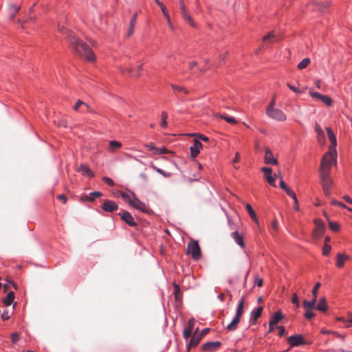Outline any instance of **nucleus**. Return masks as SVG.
Masks as SVG:
<instances>
[{
	"label": "nucleus",
	"mask_w": 352,
	"mask_h": 352,
	"mask_svg": "<svg viewBox=\"0 0 352 352\" xmlns=\"http://www.w3.org/2000/svg\"><path fill=\"white\" fill-rule=\"evenodd\" d=\"M195 324V320L193 318H190L188 321L187 327L183 331V336L185 340H188L192 334Z\"/></svg>",
	"instance_id": "2eb2a0df"
},
{
	"label": "nucleus",
	"mask_w": 352,
	"mask_h": 352,
	"mask_svg": "<svg viewBox=\"0 0 352 352\" xmlns=\"http://www.w3.org/2000/svg\"><path fill=\"white\" fill-rule=\"evenodd\" d=\"M254 284L256 285H257L258 287H261L263 285V278L256 276L255 278Z\"/></svg>",
	"instance_id": "680f3d73"
},
{
	"label": "nucleus",
	"mask_w": 352,
	"mask_h": 352,
	"mask_svg": "<svg viewBox=\"0 0 352 352\" xmlns=\"http://www.w3.org/2000/svg\"><path fill=\"white\" fill-rule=\"evenodd\" d=\"M287 87L289 88L290 90H292L293 92L296 94H300L302 91L296 87L290 85L289 83H287Z\"/></svg>",
	"instance_id": "bf43d9fd"
},
{
	"label": "nucleus",
	"mask_w": 352,
	"mask_h": 352,
	"mask_svg": "<svg viewBox=\"0 0 352 352\" xmlns=\"http://www.w3.org/2000/svg\"><path fill=\"white\" fill-rule=\"evenodd\" d=\"M168 118V115L167 113L165 112V111H162V114H161V122H160V126L162 128H166L167 127V120Z\"/></svg>",
	"instance_id": "a19ab883"
},
{
	"label": "nucleus",
	"mask_w": 352,
	"mask_h": 352,
	"mask_svg": "<svg viewBox=\"0 0 352 352\" xmlns=\"http://www.w3.org/2000/svg\"><path fill=\"white\" fill-rule=\"evenodd\" d=\"M331 250V247L327 243H324L322 247V255L328 256Z\"/></svg>",
	"instance_id": "8fccbe9b"
},
{
	"label": "nucleus",
	"mask_w": 352,
	"mask_h": 352,
	"mask_svg": "<svg viewBox=\"0 0 352 352\" xmlns=\"http://www.w3.org/2000/svg\"><path fill=\"white\" fill-rule=\"evenodd\" d=\"M326 131L327 133V135L331 142V145L329 146V150L328 152H331L333 153V157H336L337 151H336V146H337V140L336 137L334 135L332 129L329 127L326 128Z\"/></svg>",
	"instance_id": "6e6552de"
},
{
	"label": "nucleus",
	"mask_w": 352,
	"mask_h": 352,
	"mask_svg": "<svg viewBox=\"0 0 352 352\" xmlns=\"http://www.w3.org/2000/svg\"><path fill=\"white\" fill-rule=\"evenodd\" d=\"M196 136L197 137V140H199V141L202 140L204 142H208L209 140V138L203 134L199 133Z\"/></svg>",
	"instance_id": "0e129e2a"
},
{
	"label": "nucleus",
	"mask_w": 352,
	"mask_h": 352,
	"mask_svg": "<svg viewBox=\"0 0 352 352\" xmlns=\"http://www.w3.org/2000/svg\"><path fill=\"white\" fill-rule=\"evenodd\" d=\"M14 292L12 291L10 292L3 300L4 305L6 307L11 305L14 300Z\"/></svg>",
	"instance_id": "c9c22d12"
},
{
	"label": "nucleus",
	"mask_w": 352,
	"mask_h": 352,
	"mask_svg": "<svg viewBox=\"0 0 352 352\" xmlns=\"http://www.w3.org/2000/svg\"><path fill=\"white\" fill-rule=\"evenodd\" d=\"M266 114L268 117L279 122H284L287 120L285 113L280 109L272 108L266 109Z\"/></svg>",
	"instance_id": "39448f33"
},
{
	"label": "nucleus",
	"mask_w": 352,
	"mask_h": 352,
	"mask_svg": "<svg viewBox=\"0 0 352 352\" xmlns=\"http://www.w3.org/2000/svg\"><path fill=\"white\" fill-rule=\"evenodd\" d=\"M316 300H317L314 298L311 300H305L302 303L305 309H314Z\"/></svg>",
	"instance_id": "58836bf2"
},
{
	"label": "nucleus",
	"mask_w": 352,
	"mask_h": 352,
	"mask_svg": "<svg viewBox=\"0 0 352 352\" xmlns=\"http://www.w3.org/2000/svg\"><path fill=\"white\" fill-rule=\"evenodd\" d=\"M119 194L120 197L129 204V206L132 204L133 199H134L135 195L133 192H131L130 194L126 193L124 191H120Z\"/></svg>",
	"instance_id": "cd10ccee"
},
{
	"label": "nucleus",
	"mask_w": 352,
	"mask_h": 352,
	"mask_svg": "<svg viewBox=\"0 0 352 352\" xmlns=\"http://www.w3.org/2000/svg\"><path fill=\"white\" fill-rule=\"evenodd\" d=\"M122 143L116 140H111L109 142L108 151L109 152H115L122 147Z\"/></svg>",
	"instance_id": "2f4dec72"
},
{
	"label": "nucleus",
	"mask_w": 352,
	"mask_h": 352,
	"mask_svg": "<svg viewBox=\"0 0 352 352\" xmlns=\"http://www.w3.org/2000/svg\"><path fill=\"white\" fill-rule=\"evenodd\" d=\"M338 320L342 322H352V313L349 312L347 314L346 319L343 317L339 318Z\"/></svg>",
	"instance_id": "6e6d98bb"
},
{
	"label": "nucleus",
	"mask_w": 352,
	"mask_h": 352,
	"mask_svg": "<svg viewBox=\"0 0 352 352\" xmlns=\"http://www.w3.org/2000/svg\"><path fill=\"white\" fill-rule=\"evenodd\" d=\"M321 184L322 186V189L324 195L326 196H329L331 195V186H332V180L331 178L327 179H320Z\"/></svg>",
	"instance_id": "aec40b11"
},
{
	"label": "nucleus",
	"mask_w": 352,
	"mask_h": 352,
	"mask_svg": "<svg viewBox=\"0 0 352 352\" xmlns=\"http://www.w3.org/2000/svg\"><path fill=\"white\" fill-rule=\"evenodd\" d=\"M209 331H210L209 328L203 329L198 336L202 339L203 337L204 336H206L209 332Z\"/></svg>",
	"instance_id": "338daca9"
},
{
	"label": "nucleus",
	"mask_w": 352,
	"mask_h": 352,
	"mask_svg": "<svg viewBox=\"0 0 352 352\" xmlns=\"http://www.w3.org/2000/svg\"><path fill=\"white\" fill-rule=\"evenodd\" d=\"M78 170L82 175H87L89 177L91 178L94 176L93 171L89 168V167L86 164H80Z\"/></svg>",
	"instance_id": "c85d7f7f"
},
{
	"label": "nucleus",
	"mask_w": 352,
	"mask_h": 352,
	"mask_svg": "<svg viewBox=\"0 0 352 352\" xmlns=\"http://www.w3.org/2000/svg\"><path fill=\"white\" fill-rule=\"evenodd\" d=\"M11 338H12V342L13 343H16L19 340V336L18 333H13L11 335Z\"/></svg>",
	"instance_id": "774afa93"
},
{
	"label": "nucleus",
	"mask_w": 352,
	"mask_h": 352,
	"mask_svg": "<svg viewBox=\"0 0 352 352\" xmlns=\"http://www.w3.org/2000/svg\"><path fill=\"white\" fill-rule=\"evenodd\" d=\"M1 319L3 320V321H6V320H8L10 318V313L8 311H4L1 314Z\"/></svg>",
	"instance_id": "13d9d810"
},
{
	"label": "nucleus",
	"mask_w": 352,
	"mask_h": 352,
	"mask_svg": "<svg viewBox=\"0 0 352 352\" xmlns=\"http://www.w3.org/2000/svg\"><path fill=\"white\" fill-rule=\"evenodd\" d=\"M220 117H221V118L223 119L224 120H226L227 122H228L230 124H234L237 123L236 120L234 117L228 116L226 115H221Z\"/></svg>",
	"instance_id": "c03bdc74"
},
{
	"label": "nucleus",
	"mask_w": 352,
	"mask_h": 352,
	"mask_svg": "<svg viewBox=\"0 0 352 352\" xmlns=\"http://www.w3.org/2000/svg\"><path fill=\"white\" fill-rule=\"evenodd\" d=\"M320 287V283H317L314 285V288L312 289V292H311L313 298L316 299V300H317L318 291Z\"/></svg>",
	"instance_id": "603ef678"
},
{
	"label": "nucleus",
	"mask_w": 352,
	"mask_h": 352,
	"mask_svg": "<svg viewBox=\"0 0 352 352\" xmlns=\"http://www.w3.org/2000/svg\"><path fill=\"white\" fill-rule=\"evenodd\" d=\"M201 340V338L199 336H195V333L192 335L191 337L189 343L186 346L187 350L189 351L191 348L196 347L200 341Z\"/></svg>",
	"instance_id": "a878e982"
},
{
	"label": "nucleus",
	"mask_w": 352,
	"mask_h": 352,
	"mask_svg": "<svg viewBox=\"0 0 352 352\" xmlns=\"http://www.w3.org/2000/svg\"><path fill=\"white\" fill-rule=\"evenodd\" d=\"M311 60L309 58H305L302 59L298 64V68L299 69H302L306 68L308 65L310 63Z\"/></svg>",
	"instance_id": "79ce46f5"
},
{
	"label": "nucleus",
	"mask_w": 352,
	"mask_h": 352,
	"mask_svg": "<svg viewBox=\"0 0 352 352\" xmlns=\"http://www.w3.org/2000/svg\"><path fill=\"white\" fill-rule=\"evenodd\" d=\"M102 181L109 186H113L115 185V183L113 181V179L109 177H104L102 178Z\"/></svg>",
	"instance_id": "864d4df0"
},
{
	"label": "nucleus",
	"mask_w": 352,
	"mask_h": 352,
	"mask_svg": "<svg viewBox=\"0 0 352 352\" xmlns=\"http://www.w3.org/2000/svg\"><path fill=\"white\" fill-rule=\"evenodd\" d=\"M221 346V342L219 341L208 342L202 344L201 350L204 352H214L217 351Z\"/></svg>",
	"instance_id": "9d476101"
},
{
	"label": "nucleus",
	"mask_w": 352,
	"mask_h": 352,
	"mask_svg": "<svg viewBox=\"0 0 352 352\" xmlns=\"http://www.w3.org/2000/svg\"><path fill=\"white\" fill-rule=\"evenodd\" d=\"M173 287L174 288L175 300L177 302L181 303L182 301V293L181 292L179 285L174 282L173 283Z\"/></svg>",
	"instance_id": "b1692460"
},
{
	"label": "nucleus",
	"mask_w": 352,
	"mask_h": 352,
	"mask_svg": "<svg viewBox=\"0 0 352 352\" xmlns=\"http://www.w3.org/2000/svg\"><path fill=\"white\" fill-rule=\"evenodd\" d=\"M264 162L267 164L276 165L277 160L274 157L272 151L269 148L265 149Z\"/></svg>",
	"instance_id": "f3484780"
},
{
	"label": "nucleus",
	"mask_w": 352,
	"mask_h": 352,
	"mask_svg": "<svg viewBox=\"0 0 352 352\" xmlns=\"http://www.w3.org/2000/svg\"><path fill=\"white\" fill-rule=\"evenodd\" d=\"M336 157H333V153L331 152H327L320 163V179H327L330 177V172L332 165L336 163Z\"/></svg>",
	"instance_id": "f03ea898"
},
{
	"label": "nucleus",
	"mask_w": 352,
	"mask_h": 352,
	"mask_svg": "<svg viewBox=\"0 0 352 352\" xmlns=\"http://www.w3.org/2000/svg\"><path fill=\"white\" fill-rule=\"evenodd\" d=\"M137 17H138V13H135L130 20L131 26H135V25L136 23Z\"/></svg>",
	"instance_id": "69168bd1"
},
{
	"label": "nucleus",
	"mask_w": 352,
	"mask_h": 352,
	"mask_svg": "<svg viewBox=\"0 0 352 352\" xmlns=\"http://www.w3.org/2000/svg\"><path fill=\"white\" fill-rule=\"evenodd\" d=\"M327 304L326 301V298L324 297H322L320 299L319 302L316 306V309L318 311L325 312L327 311Z\"/></svg>",
	"instance_id": "473e14b6"
},
{
	"label": "nucleus",
	"mask_w": 352,
	"mask_h": 352,
	"mask_svg": "<svg viewBox=\"0 0 352 352\" xmlns=\"http://www.w3.org/2000/svg\"><path fill=\"white\" fill-rule=\"evenodd\" d=\"M244 302H245L244 298H242L238 303L235 316L241 318L243 313Z\"/></svg>",
	"instance_id": "e433bc0d"
},
{
	"label": "nucleus",
	"mask_w": 352,
	"mask_h": 352,
	"mask_svg": "<svg viewBox=\"0 0 352 352\" xmlns=\"http://www.w3.org/2000/svg\"><path fill=\"white\" fill-rule=\"evenodd\" d=\"M261 171L264 173V177L270 186H275V179L272 177V169L270 167H263Z\"/></svg>",
	"instance_id": "dca6fc26"
},
{
	"label": "nucleus",
	"mask_w": 352,
	"mask_h": 352,
	"mask_svg": "<svg viewBox=\"0 0 352 352\" xmlns=\"http://www.w3.org/2000/svg\"><path fill=\"white\" fill-rule=\"evenodd\" d=\"M154 1L160 8V9L162 12V15H164V17L166 19L169 28L171 30H173V25L171 23L170 15L166 10V8L164 6V5L161 1H160V0H154Z\"/></svg>",
	"instance_id": "a211bd4d"
},
{
	"label": "nucleus",
	"mask_w": 352,
	"mask_h": 352,
	"mask_svg": "<svg viewBox=\"0 0 352 352\" xmlns=\"http://www.w3.org/2000/svg\"><path fill=\"white\" fill-rule=\"evenodd\" d=\"M350 259V257L346 254L338 253L336 256V265L338 268H342L345 261Z\"/></svg>",
	"instance_id": "5701e85b"
},
{
	"label": "nucleus",
	"mask_w": 352,
	"mask_h": 352,
	"mask_svg": "<svg viewBox=\"0 0 352 352\" xmlns=\"http://www.w3.org/2000/svg\"><path fill=\"white\" fill-rule=\"evenodd\" d=\"M21 10V7L16 4H11L9 6V19L12 21L15 19L16 14Z\"/></svg>",
	"instance_id": "bb28decb"
},
{
	"label": "nucleus",
	"mask_w": 352,
	"mask_h": 352,
	"mask_svg": "<svg viewBox=\"0 0 352 352\" xmlns=\"http://www.w3.org/2000/svg\"><path fill=\"white\" fill-rule=\"evenodd\" d=\"M121 219L124 221L128 226L131 227H135L137 226V223L135 221L133 216L131 213L126 210H124L118 213Z\"/></svg>",
	"instance_id": "9b49d317"
},
{
	"label": "nucleus",
	"mask_w": 352,
	"mask_h": 352,
	"mask_svg": "<svg viewBox=\"0 0 352 352\" xmlns=\"http://www.w3.org/2000/svg\"><path fill=\"white\" fill-rule=\"evenodd\" d=\"M130 206L144 213L148 214L150 213L151 211L148 206L144 202L141 201L136 196L134 199H133L132 204Z\"/></svg>",
	"instance_id": "1a4fd4ad"
},
{
	"label": "nucleus",
	"mask_w": 352,
	"mask_h": 352,
	"mask_svg": "<svg viewBox=\"0 0 352 352\" xmlns=\"http://www.w3.org/2000/svg\"><path fill=\"white\" fill-rule=\"evenodd\" d=\"M331 6V2L330 1H326L324 2H317L313 1L308 3L307 7L309 10L313 11H318L320 12H326L329 10Z\"/></svg>",
	"instance_id": "20e7f679"
},
{
	"label": "nucleus",
	"mask_w": 352,
	"mask_h": 352,
	"mask_svg": "<svg viewBox=\"0 0 352 352\" xmlns=\"http://www.w3.org/2000/svg\"><path fill=\"white\" fill-rule=\"evenodd\" d=\"M104 212H113L118 209V205L113 201L105 200L102 206Z\"/></svg>",
	"instance_id": "4468645a"
},
{
	"label": "nucleus",
	"mask_w": 352,
	"mask_h": 352,
	"mask_svg": "<svg viewBox=\"0 0 352 352\" xmlns=\"http://www.w3.org/2000/svg\"><path fill=\"white\" fill-rule=\"evenodd\" d=\"M316 314L314 312V309H305V318L307 320H311L314 318Z\"/></svg>",
	"instance_id": "de8ad7c7"
},
{
	"label": "nucleus",
	"mask_w": 352,
	"mask_h": 352,
	"mask_svg": "<svg viewBox=\"0 0 352 352\" xmlns=\"http://www.w3.org/2000/svg\"><path fill=\"white\" fill-rule=\"evenodd\" d=\"M80 109V113H87L91 111V107L87 103L82 102Z\"/></svg>",
	"instance_id": "3c124183"
},
{
	"label": "nucleus",
	"mask_w": 352,
	"mask_h": 352,
	"mask_svg": "<svg viewBox=\"0 0 352 352\" xmlns=\"http://www.w3.org/2000/svg\"><path fill=\"white\" fill-rule=\"evenodd\" d=\"M102 195V193L99 191H94L90 192L88 195H85L82 197V200L87 201H93L96 198H99Z\"/></svg>",
	"instance_id": "c756f323"
},
{
	"label": "nucleus",
	"mask_w": 352,
	"mask_h": 352,
	"mask_svg": "<svg viewBox=\"0 0 352 352\" xmlns=\"http://www.w3.org/2000/svg\"><path fill=\"white\" fill-rule=\"evenodd\" d=\"M58 30L69 40L74 51L88 61H94L96 56L89 46L83 41L76 36L75 34L64 26L59 27Z\"/></svg>",
	"instance_id": "f257e3e1"
},
{
	"label": "nucleus",
	"mask_w": 352,
	"mask_h": 352,
	"mask_svg": "<svg viewBox=\"0 0 352 352\" xmlns=\"http://www.w3.org/2000/svg\"><path fill=\"white\" fill-rule=\"evenodd\" d=\"M231 237L241 249L245 248L244 237L242 234L236 230L231 233Z\"/></svg>",
	"instance_id": "6ab92c4d"
},
{
	"label": "nucleus",
	"mask_w": 352,
	"mask_h": 352,
	"mask_svg": "<svg viewBox=\"0 0 352 352\" xmlns=\"http://www.w3.org/2000/svg\"><path fill=\"white\" fill-rule=\"evenodd\" d=\"M287 342L290 344V347H296L311 344L310 342L305 341L303 336L301 334H296L288 337Z\"/></svg>",
	"instance_id": "423d86ee"
},
{
	"label": "nucleus",
	"mask_w": 352,
	"mask_h": 352,
	"mask_svg": "<svg viewBox=\"0 0 352 352\" xmlns=\"http://www.w3.org/2000/svg\"><path fill=\"white\" fill-rule=\"evenodd\" d=\"M245 208L247 210V212L248 213V214L250 215V217H251V219L252 220H254L256 223H258V219L256 218V212H254V210H253L252 207L251 206L250 204H246L245 205Z\"/></svg>",
	"instance_id": "4c0bfd02"
},
{
	"label": "nucleus",
	"mask_w": 352,
	"mask_h": 352,
	"mask_svg": "<svg viewBox=\"0 0 352 352\" xmlns=\"http://www.w3.org/2000/svg\"><path fill=\"white\" fill-rule=\"evenodd\" d=\"M280 187L287 193L288 196L292 198L294 203L297 204V197L296 193L285 183L283 179L280 181Z\"/></svg>",
	"instance_id": "412c9836"
},
{
	"label": "nucleus",
	"mask_w": 352,
	"mask_h": 352,
	"mask_svg": "<svg viewBox=\"0 0 352 352\" xmlns=\"http://www.w3.org/2000/svg\"><path fill=\"white\" fill-rule=\"evenodd\" d=\"M309 95L314 98H316L318 100H320L322 99V94L318 93V92H315V91H310L309 92Z\"/></svg>",
	"instance_id": "4d7b16f0"
},
{
	"label": "nucleus",
	"mask_w": 352,
	"mask_h": 352,
	"mask_svg": "<svg viewBox=\"0 0 352 352\" xmlns=\"http://www.w3.org/2000/svg\"><path fill=\"white\" fill-rule=\"evenodd\" d=\"M181 14L182 16V18L184 19V20L186 22L188 23V24L191 27L195 28V26H196L195 23L193 21L191 16L190 15V14L188 11L182 12Z\"/></svg>",
	"instance_id": "f704fd0d"
},
{
	"label": "nucleus",
	"mask_w": 352,
	"mask_h": 352,
	"mask_svg": "<svg viewBox=\"0 0 352 352\" xmlns=\"http://www.w3.org/2000/svg\"><path fill=\"white\" fill-rule=\"evenodd\" d=\"M241 318L234 316L232 322L227 326V330L230 331H235L237 329L238 324H239Z\"/></svg>",
	"instance_id": "7c9ffc66"
},
{
	"label": "nucleus",
	"mask_w": 352,
	"mask_h": 352,
	"mask_svg": "<svg viewBox=\"0 0 352 352\" xmlns=\"http://www.w3.org/2000/svg\"><path fill=\"white\" fill-rule=\"evenodd\" d=\"M315 228L313 231V237L315 239H320L322 236L325 230V225L321 219L317 218L314 221Z\"/></svg>",
	"instance_id": "0eeeda50"
},
{
	"label": "nucleus",
	"mask_w": 352,
	"mask_h": 352,
	"mask_svg": "<svg viewBox=\"0 0 352 352\" xmlns=\"http://www.w3.org/2000/svg\"><path fill=\"white\" fill-rule=\"evenodd\" d=\"M320 100L327 106H331L333 104V100L328 96L323 95Z\"/></svg>",
	"instance_id": "49530a36"
},
{
	"label": "nucleus",
	"mask_w": 352,
	"mask_h": 352,
	"mask_svg": "<svg viewBox=\"0 0 352 352\" xmlns=\"http://www.w3.org/2000/svg\"><path fill=\"white\" fill-rule=\"evenodd\" d=\"M263 309V307L259 306L252 311L250 314V322L252 324H255L257 322L258 319L262 315Z\"/></svg>",
	"instance_id": "4be33fe9"
},
{
	"label": "nucleus",
	"mask_w": 352,
	"mask_h": 352,
	"mask_svg": "<svg viewBox=\"0 0 352 352\" xmlns=\"http://www.w3.org/2000/svg\"><path fill=\"white\" fill-rule=\"evenodd\" d=\"M57 199L60 200L63 204H65L67 201V197L63 194L57 195Z\"/></svg>",
	"instance_id": "052dcab7"
},
{
	"label": "nucleus",
	"mask_w": 352,
	"mask_h": 352,
	"mask_svg": "<svg viewBox=\"0 0 352 352\" xmlns=\"http://www.w3.org/2000/svg\"><path fill=\"white\" fill-rule=\"evenodd\" d=\"M283 318V315L282 312L280 311H278L272 316L270 322L271 324L276 325Z\"/></svg>",
	"instance_id": "72a5a7b5"
},
{
	"label": "nucleus",
	"mask_w": 352,
	"mask_h": 352,
	"mask_svg": "<svg viewBox=\"0 0 352 352\" xmlns=\"http://www.w3.org/2000/svg\"><path fill=\"white\" fill-rule=\"evenodd\" d=\"M202 148L203 145L201 142L197 139H195L193 144L190 147L191 157L193 158L196 157L199 154Z\"/></svg>",
	"instance_id": "ddd939ff"
},
{
	"label": "nucleus",
	"mask_w": 352,
	"mask_h": 352,
	"mask_svg": "<svg viewBox=\"0 0 352 352\" xmlns=\"http://www.w3.org/2000/svg\"><path fill=\"white\" fill-rule=\"evenodd\" d=\"M151 167L156 171L158 173L161 174L162 175H163L164 177H170V175H171V173H168V172H166L164 171V170L161 169V168H157V166H155V165L152 164L151 165Z\"/></svg>",
	"instance_id": "37998d69"
},
{
	"label": "nucleus",
	"mask_w": 352,
	"mask_h": 352,
	"mask_svg": "<svg viewBox=\"0 0 352 352\" xmlns=\"http://www.w3.org/2000/svg\"><path fill=\"white\" fill-rule=\"evenodd\" d=\"M329 229L333 232H338L340 230V225L338 223L335 221L329 222Z\"/></svg>",
	"instance_id": "a18cd8bd"
},
{
	"label": "nucleus",
	"mask_w": 352,
	"mask_h": 352,
	"mask_svg": "<svg viewBox=\"0 0 352 352\" xmlns=\"http://www.w3.org/2000/svg\"><path fill=\"white\" fill-rule=\"evenodd\" d=\"M171 87L175 93H183L184 94H187L188 93L187 89L182 86L171 85Z\"/></svg>",
	"instance_id": "ea45409f"
},
{
	"label": "nucleus",
	"mask_w": 352,
	"mask_h": 352,
	"mask_svg": "<svg viewBox=\"0 0 352 352\" xmlns=\"http://www.w3.org/2000/svg\"><path fill=\"white\" fill-rule=\"evenodd\" d=\"M331 204L332 206H339V207H340V208H346V206L344 203L340 202V201H337V200H332V201H331Z\"/></svg>",
	"instance_id": "5fc2aeb1"
},
{
	"label": "nucleus",
	"mask_w": 352,
	"mask_h": 352,
	"mask_svg": "<svg viewBox=\"0 0 352 352\" xmlns=\"http://www.w3.org/2000/svg\"><path fill=\"white\" fill-rule=\"evenodd\" d=\"M292 302L296 305V308L300 307V302L298 295L296 293H294L291 299Z\"/></svg>",
	"instance_id": "09e8293b"
},
{
	"label": "nucleus",
	"mask_w": 352,
	"mask_h": 352,
	"mask_svg": "<svg viewBox=\"0 0 352 352\" xmlns=\"http://www.w3.org/2000/svg\"><path fill=\"white\" fill-rule=\"evenodd\" d=\"M314 130L315 132L316 133L317 140L319 142V143H324L325 140V135L322 129L320 127L319 124H316Z\"/></svg>",
	"instance_id": "393cba45"
},
{
	"label": "nucleus",
	"mask_w": 352,
	"mask_h": 352,
	"mask_svg": "<svg viewBox=\"0 0 352 352\" xmlns=\"http://www.w3.org/2000/svg\"><path fill=\"white\" fill-rule=\"evenodd\" d=\"M186 253L190 254L194 260L198 261L201 258V249L197 241L191 240L188 243Z\"/></svg>",
	"instance_id": "7ed1b4c3"
},
{
	"label": "nucleus",
	"mask_w": 352,
	"mask_h": 352,
	"mask_svg": "<svg viewBox=\"0 0 352 352\" xmlns=\"http://www.w3.org/2000/svg\"><path fill=\"white\" fill-rule=\"evenodd\" d=\"M278 40L277 35L274 32H270L263 37V45L261 47H267L270 45L276 42Z\"/></svg>",
	"instance_id": "f8f14e48"
},
{
	"label": "nucleus",
	"mask_w": 352,
	"mask_h": 352,
	"mask_svg": "<svg viewBox=\"0 0 352 352\" xmlns=\"http://www.w3.org/2000/svg\"><path fill=\"white\" fill-rule=\"evenodd\" d=\"M82 101L80 100H78L76 102L75 105L74 106V110L76 111L80 112V107L82 106Z\"/></svg>",
	"instance_id": "e2e57ef3"
}]
</instances>
